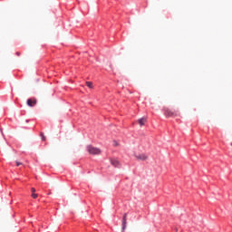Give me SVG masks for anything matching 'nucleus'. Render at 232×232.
<instances>
[{
	"mask_svg": "<svg viewBox=\"0 0 232 232\" xmlns=\"http://www.w3.org/2000/svg\"><path fill=\"white\" fill-rule=\"evenodd\" d=\"M127 226H128V213H124L122 217V221H121V229L118 227L116 232H124Z\"/></svg>",
	"mask_w": 232,
	"mask_h": 232,
	"instance_id": "obj_1",
	"label": "nucleus"
},
{
	"mask_svg": "<svg viewBox=\"0 0 232 232\" xmlns=\"http://www.w3.org/2000/svg\"><path fill=\"white\" fill-rule=\"evenodd\" d=\"M87 151L91 155H100L102 153L100 148H96L95 146H92V144H89L87 146Z\"/></svg>",
	"mask_w": 232,
	"mask_h": 232,
	"instance_id": "obj_2",
	"label": "nucleus"
},
{
	"mask_svg": "<svg viewBox=\"0 0 232 232\" xmlns=\"http://www.w3.org/2000/svg\"><path fill=\"white\" fill-rule=\"evenodd\" d=\"M164 113L166 117H178V115H179V111H173L168 108L165 110Z\"/></svg>",
	"mask_w": 232,
	"mask_h": 232,
	"instance_id": "obj_3",
	"label": "nucleus"
},
{
	"mask_svg": "<svg viewBox=\"0 0 232 232\" xmlns=\"http://www.w3.org/2000/svg\"><path fill=\"white\" fill-rule=\"evenodd\" d=\"M135 157L138 160H148L149 159V155L146 153H139L138 155L136 154Z\"/></svg>",
	"mask_w": 232,
	"mask_h": 232,
	"instance_id": "obj_4",
	"label": "nucleus"
},
{
	"mask_svg": "<svg viewBox=\"0 0 232 232\" xmlns=\"http://www.w3.org/2000/svg\"><path fill=\"white\" fill-rule=\"evenodd\" d=\"M37 104L36 99H27V105L30 107L35 106Z\"/></svg>",
	"mask_w": 232,
	"mask_h": 232,
	"instance_id": "obj_5",
	"label": "nucleus"
},
{
	"mask_svg": "<svg viewBox=\"0 0 232 232\" xmlns=\"http://www.w3.org/2000/svg\"><path fill=\"white\" fill-rule=\"evenodd\" d=\"M111 163L115 168H119V166H121V162L117 159H111Z\"/></svg>",
	"mask_w": 232,
	"mask_h": 232,
	"instance_id": "obj_6",
	"label": "nucleus"
},
{
	"mask_svg": "<svg viewBox=\"0 0 232 232\" xmlns=\"http://www.w3.org/2000/svg\"><path fill=\"white\" fill-rule=\"evenodd\" d=\"M138 122L140 126H144L145 122H147V117H141V119L138 120Z\"/></svg>",
	"mask_w": 232,
	"mask_h": 232,
	"instance_id": "obj_7",
	"label": "nucleus"
},
{
	"mask_svg": "<svg viewBox=\"0 0 232 232\" xmlns=\"http://www.w3.org/2000/svg\"><path fill=\"white\" fill-rule=\"evenodd\" d=\"M31 191H32L33 198H37L38 193H35V191H36L35 188H31Z\"/></svg>",
	"mask_w": 232,
	"mask_h": 232,
	"instance_id": "obj_8",
	"label": "nucleus"
},
{
	"mask_svg": "<svg viewBox=\"0 0 232 232\" xmlns=\"http://www.w3.org/2000/svg\"><path fill=\"white\" fill-rule=\"evenodd\" d=\"M86 85H87L89 88H93V82H90V81H87Z\"/></svg>",
	"mask_w": 232,
	"mask_h": 232,
	"instance_id": "obj_9",
	"label": "nucleus"
},
{
	"mask_svg": "<svg viewBox=\"0 0 232 232\" xmlns=\"http://www.w3.org/2000/svg\"><path fill=\"white\" fill-rule=\"evenodd\" d=\"M41 137H42L43 140H46V137H45V135H44V133H41Z\"/></svg>",
	"mask_w": 232,
	"mask_h": 232,
	"instance_id": "obj_10",
	"label": "nucleus"
},
{
	"mask_svg": "<svg viewBox=\"0 0 232 232\" xmlns=\"http://www.w3.org/2000/svg\"><path fill=\"white\" fill-rule=\"evenodd\" d=\"M21 164H23V162H19V160H16V166H21Z\"/></svg>",
	"mask_w": 232,
	"mask_h": 232,
	"instance_id": "obj_11",
	"label": "nucleus"
},
{
	"mask_svg": "<svg viewBox=\"0 0 232 232\" xmlns=\"http://www.w3.org/2000/svg\"><path fill=\"white\" fill-rule=\"evenodd\" d=\"M114 144H115V146H117V145H118V142H117L116 140H114Z\"/></svg>",
	"mask_w": 232,
	"mask_h": 232,
	"instance_id": "obj_12",
	"label": "nucleus"
},
{
	"mask_svg": "<svg viewBox=\"0 0 232 232\" xmlns=\"http://www.w3.org/2000/svg\"><path fill=\"white\" fill-rule=\"evenodd\" d=\"M176 231H179L178 227H176Z\"/></svg>",
	"mask_w": 232,
	"mask_h": 232,
	"instance_id": "obj_13",
	"label": "nucleus"
},
{
	"mask_svg": "<svg viewBox=\"0 0 232 232\" xmlns=\"http://www.w3.org/2000/svg\"><path fill=\"white\" fill-rule=\"evenodd\" d=\"M231 146H232V142H231Z\"/></svg>",
	"mask_w": 232,
	"mask_h": 232,
	"instance_id": "obj_14",
	"label": "nucleus"
}]
</instances>
